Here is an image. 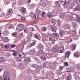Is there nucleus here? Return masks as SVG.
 <instances>
[{"instance_id":"obj_51","label":"nucleus","mask_w":80,"mask_h":80,"mask_svg":"<svg viewBox=\"0 0 80 80\" xmlns=\"http://www.w3.org/2000/svg\"><path fill=\"white\" fill-rule=\"evenodd\" d=\"M13 12L12 9H9V10H8V12L9 13H12Z\"/></svg>"},{"instance_id":"obj_60","label":"nucleus","mask_w":80,"mask_h":80,"mask_svg":"<svg viewBox=\"0 0 80 80\" xmlns=\"http://www.w3.org/2000/svg\"><path fill=\"white\" fill-rule=\"evenodd\" d=\"M32 46H33L32 45V44H30L29 45V47L30 48L32 47Z\"/></svg>"},{"instance_id":"obj_31","label":"nucleus","mask_w":80,"mask_h":80,"mask_svg":"<svg viewBox=\"0 0 80 80\" xmlns=\"http://www.w3.org/2000/svg\"><path fill=\"white\" fill-rule=\"evenodd\" d=\"M42 32H45L47 30V28L46 27L42 28Z\"/></svg>"},{"instance_id":"obj_33","label":"nucleus","mask_w":80,"mask_h":80,"mask_svg":"<svg viewBox=\"0 0 80 80\" xmlns=\"http://www.w3.org/2000/svg\"><path fill=\"white\" fill-rule=\"evenodd\" d=\"M71 27V26L70 24H68L66 26V28L67 29H70V27Z\"/></svg>"},{"instance_id":"obj_14","label":"nucleus","mask_w":80,"mask_h":80,"mask_svg":"<svg viewBox=\"0 0 80 80\" xmlns=\"http://www.w3.org/2000/svg\"><path fill=\"white\" fill-rule=\"evenodd\" d=\"M30 53L31 54V55H33L36 53V52L35 51V49H33L32 50H31L30 51Z\"/></svg>"},{"instance_id":"obj_10","label":"nucleus","mask_w":80,"mask_h":80,"mask_svg":"<svg viewBox=\"0 0 80 80\" xmlns=\"http://www.w3.org/2000/svg\"><path fill=\"white\" fill-rule=\"evenodd\" d=\"M40 4L41 6H43L44 7H45L46 5V3L44 1H40Z\"/></svg>"},{"instance_id":"obj_26","label":"nucleus","mask_w":80,"mask_h":80,"mask_svg":"<svg viewBox=\"0 0 80 80\" xmlns=\"http://www.w3.org/2000/svg\"><path fill=\"white\" fill-rule=\"evenodd\" d=\"M41 58L42 59V60H45L47 58H46L45 56H42L41 57Z\"/></svg>"},{"instance_id":"obj_22","label":"nucleus","mask_w":80,"mask_h":80,"mask_svg":"<svg viewBox=\"0 0 80 80\" xmlns=\"http://www.w3.org/2000/svg\"><path fill=\"white\" fill-rule=\"evenodd\" d=\"M64 33L65 32L63 31H61L59 32V34L61 36H63Z\"/></svg>"},{"instance_id":"obj_40","label":"nucleus","mask_w":80,"mask_h":80,"mask_svg":"<svg viewBox=\"0 0 80 80\" xmlns=\"http://www.w3.org/2000/svg\"><path fill=\"white\" fill-rule=\"evenodd\" d=\"M56 5L57 7H59L60 6V4L58 3V2L57 1L56 3Z\"/></svg>"},{"instance_id":"obj_17","label":"nucleus","mask_w":80,"mask_h":80,"mask_svg":"<svg viewBox=\"0 0 80 80\" xmlns=\"http://www.w3.org/2000/svg\"><path fill=\"white\" fill-rule=\"evenodd\" d=\"M45 3L46 5L45 6H46V7H47V8H48L49 7H50V3L49 2H45Z\"/></svg>"},{"instance_id":"obj_25","label":"nucleus","mask_w":80,"mask_h":80,"mask_svg":"<svg viewBox=\"0 0 80 80\" xmlns=\"http://www.w3.org/2000/svg\"><path fill=\"white\" fill-rule=\"evenodd\" d=\"M8 29H10V28H13V25L11 24H10L8 27Z\"/></svg>"},{"instance_id":"obj_52","label":"nucleus","mask_w":80,"mask_h":80,"mask_svg":"<svg viewBox=\"0 0 80 80\" xmlns=\"http://www.w3.org/2000/svg\"><path fill=\"white\" fill-rule=\"evenodd\" d=\"M5 47H6V48H9V45L8 44H6L5 45Z\"/></svg>"},{"instance_id":"obj_41","label":"nucleus","mask_w":80,"mask_h":80,"mask_svg":"<svg viewBox=\"0 0 80 80\" xmlns=\"http://www.w3.org/2000/svg\"><path fill=\"white\" fill-rule=\"evenodd\" d=\"M16 60H17V61H18V62H21V60H20V57H18L16 58Z\"/></svg>"},{"instance_id":"obj_49","label":"nucleus","mask_w":80,"mask_h":80,"mask_svg":"<svg viewBox=\"0 0 80 80\" xmlns=\"http://www.w3.org/2000/svg\"><path fill=\"white\" fill-rule=\"evenodd\" d=\"M63 68V67L60 66L59 68V70H62Z\"/></svg>"},{"instance_id":"obj_46","label":"nucleus","mask_w":80,"mask_h":80,"mask_svg":"<svg viewBox=\"0 0 80 80\" xmlns=\"http://www.w3.org/2000/svg\"><path fill=\"white\" fill-rule=\"evenodd\" d=\"M64 65L65 66H68V62H66L64 63Z\"/></svg>"},{"instance_id":"obj_24","label":"nucleus","mask_w":80,"mask_h":80,"mask_svg":"<svg viewBox=\"0 0 80 80\" xmlns=\"http://www.w3.org/2000/svg\"><path fill=\"white\" fill-rule=\"evenodd\" d=\"M32 67L33 68H37V64L35 63H34L32 64Z\"/></svg>"},{"instance_id":"obj_4","label":"nucleus","mask_w":80,"mask_h":80,"mask_svg":"<svg viewBox=\"0 0 80 80\" xmlns=\"http://www.w3.org/2000/svg\"><path fill=\"white\" fill-rule=\"evenodd\" d=\"M23 27H24V25L21 24L18 25L17 26V30H18V31H22L23 30Z\"/></svg>"},{"instance_id":"obj_20","label":"nucleus","mask_w":80,"mask_h":80,"mask_svg":"<svg viewBox=\"0 0 80 80\" xmlns=\"http://www.w3.org/2000/svg\"><path fill=\"white\" fill-rule=\"evenodd\" d=\"M48 17L49 18H51L52 17V14L50 12H48Z\"/></svg>"},{"instance_id":"obj_34","label":"nucleus","mask_w":80,"mask_h":80,"mask_svg":"<svg viewBox=\"0 0 80 80\" xmlns=\"http://www.w3.org/2000/svg\"><path fill=\"white\" fill-rule=\"evenodd\" d=\"M12 35L13 37H16L17 35V32H14V33H12Z\"/></svg>"},{"instance_id":"obj_64","label":"nucleus","mask_w":80,"mask_h":80,"mask_svg":"<svg viewBox=\"0 0 80 80\" xmlns=\"http://www.w3.org/2000/svg\"><path fill=\"white\" fill-rule=\"evenodd\" d=\"M24 80H28L27 79H25Z\"/></svg>"},{"instance_id":"obj_28","label":"nucleus","mask_w":80,"mask_h":80,"mask_svg":"<svg viewBox=\"0 0 80 80\" xmlns=\"http://www.w3.org/2000/svg\"><path fill=\"white\" fill-rule=\"evenodd\" d=\"M67 42L68 43H70V42H72V39L71 38H69L67 40Z\"/></svg>"},{"instance_id":"obj_45","label":"nucleus","mask_w":80,"mask_h":80,"mask_svg":"<svg viewBox=\"0 0 80 80\" xmlns=\"http://www.w3.org/2000/svg\"><path fill=\"white\" fill-rule=\"evenodd\" d=\"M77 68L78 70H80V64H79L77 66Z\"/></svg>"},{"instance_id":"obj_38","label":"nucleus","mask_w":80,"mask_h":80,"mask_svg":"<svg viewBox=\"0 0 80 80\" xmlns=\"http://www.w3.org/2000/svg\"><path fill=\"white\" fill-rule=\"evenodd\" d=\"M4 16H5V14L3 12H2L1 13V15L0 17H3Z\"/></svg>"},{"instance_id":"obj_13","label":"nucleus","mask_w":80,"mask_h":80,"mask_svg":"<svg viewBox=\"0 0 80 80\" xmlns=\"http://www.w3.org/2000/svg\"><path fill=\"white\" fill-rule=\"evenodd\" d=\"M26 8H22L21 9L20 11L22 13H26Z\"/></svg>"},{"instance_id":"obj_32","label":"nucleus","mask_w":80,"mask_h":80,"mask_svg":"<svg viewBox=\"0 0 80 80\" xmlns=\"http://www.w3.org/2000/svg\"><path fill=\"white\" fill-rule=\"evenodd\" d=\"M38 49H39L41 51H43V47H39L38 48Z\"/></svg>"},{"instance_id":"obj_48","label":"nucleus","mask_w":80,"mask_h":80,"mask_svg":"<svg viewBox=\"0 0 80 80\" xmlns=\"http://www.w3.org/2000/svg\"><path fill=\"white\" fill-rule=\"evenodd\" d=\"M21 20H25V18L23 17H21Z\"/></svg>"},{"instance_id":"obj_58","label":"nucleus","mask_w":80,"mask_h":80,"mask_svg":"<svg viewBox=\"0 0 80 80\" xmlns=\"http://www.w3.org/2000/svg\"><path fill=\"white\" fill-rule=\"evenodd\" d=\"M38 21H36L33 22V23H35V24H36V23H37L38 22Z\"/></svg>"},{"instance_id":"obj_21","label":"nucleus","mask_w":80,"mask_h":80,"mask_svg":"<svg viewBox=\"0 0 80 80\" xmlns=\"http://www.w3.org/2000/svg\"><path fill=\"white\" fill-rule=\"evenodd\" d=\"M25 61L26 62H30V58L28 57H26L24 59Z\"/></svg>"},{"instance_id":"obj_44","label":"nucleus","mask_w":80,"mask_h":80,"mask_svg":"<svg viewBox=\"0 0 80 80\" xmlns=\"http://www.w3.org/2000/svg\"><path fill=\"white\" fill-rule=\"evenodd\" d=\"M67 79L68 80H72V76H69L67 77Z\"/></svg>"},{"instance_id":"obj_56","label":"nucleus","mask_w":80,"mask_h":80,"mask_svg":"<svg viewBox=\"0 0 80 80\" xmlns=\"http://www.w3.org/2000/svg\"><path fill=\"white\" fill-rule=\"evenodd\" d=\"M31 44L32 46H34V45H35V42H33Z\"/></svg>"},{"instance_id":"obj_7","label":"nucleus","mask_w":80,"mask_h":80,"mask_svg":"<svg viewBox=\"0 0 80 80\" xmlns=\"http://www.w3.org/2000/svg\"><path fill=\"white\" fill-rule=\"evenodd\" d=\"M19 55L21 58H25V55L23 54V53L22 52H21L19 53Z\"/></svg>"},{"instance_id":"obj_39","label":"nucleus","mask_w":80,"mask_h":80,"mask_svg":"<svg viewBox=\"0 0 80 80\" xmlns=\"http://www.w3.org/2000/svg\"><path fill=\"white\" fill-rule=\"evenodd\" d=\"M76 20H77L78 22H80V18L79 17H77L76 18Z\"/></svg>"},{"instance_id":"obj_59","label":"nucleus","mask_w":80,"mask_h":80,"mask_svg":"<svg viewBox=\"0 0 80 80\" xmlns=\"http://www.w3.org/2000/svg\"><path fill=\"white\" fill-rule=\"evenodd\" d=\"M10 17V15L8 14V15L6 16V18H8L9 17Z\"/></svg>"},{"instance_id":"obj_2","label":"nucleus","mask_w":80,"mask_h":80,"mask_svg":"<svg viewBox=\"0 0 80 80\" xmlns=\"http://www.w3.org/2000/svg\"><path fill=\"white\" fill-rule=\"evenodd\" d=\"M45 38L46 40H48L49 41V43H50V44H52L55 43V38H53L52 36L50 35L47 36Z\"/></svg>"},{"instance_id":"obj_9","label":"nucleus","mask_w":80,"mask_h":80,"mask_svg":"<svg viewBox=\"0 0 80 80\" xmlns=\"http://www.w3.org/2000/svg\"><path fill=\"white\" fill-rule=\"evenodd\" d=\"M67 20H73V17L70 15H68V18H66Z\"/></svg>"},{"instance_id":"obj_55","label":"nucleus","mask_w":80,"mask_h":80,"mask_svg":"<svg viewBox=\"0 0 80 80\" xmlns=\"http://www.w3.org/2000/svg\"><path fill=\"white\" fill-rule=\"evenodd\" d=\"M66 8H68L69 9H72V8L71 6H68V7Z\"/></svg>"},{"instance_id":"obj_61","label":"nucleus","mask_w":80,"mask_h":80,"mask_svg":"<svg viewBox=\"0 0 80 80\" xmlns=\"http://www.w3.org/2000/svg\"><path fill=\"white\" fill-rule=\"evenodd\" d=\"M42 52V51H41L40 50V51H39V52H38V53H41Z\"/></svg>"},{"instance_id":"obj_37","label":"nucleus","mask_w":80,"mask_h":80,"mask_svg":"<svg viewBox=\"0 0 80 80\" xmlns=\"http://www.w3.org/2000/svg\"><path fill=\"white\" fill-rule=\"evenodd\" d=\"M4 60V58L3 57H0V62H3Z\"/></svg>"},{"instance_id":"obj_15","label":"nucleus","mask_w":80,"mask_h":80,"mask_svg":"<svg viewBox=\"0 0 80 80\" xmlns=\"http://www.w3.org/2000/svg\"><path fill=\"white\" fill-rule=\"evenodd\" d=\"M52 37H53L58 38V37H59L58 34L57 33H54L52 34Z\"/></svg>"},{"instance_id":"obj_47","label":"nucleus","mask_w":80,"mask_h":80,"mask_svg":"<svg viewBox=\"0 0 80 80\" xmlns=\"http://www.w3.org/2000/svg\"><path fill=\"white\" fill-rule=\"evenodd\" d=\"M12 55H14V56H17V52H14Z\"/></svg>"},{"instance_id":"obj_5","label":"nucleus","mask_w":80,"mask_h":80,"mask_svg":"<svg viewBox=\"0 0 80 80\" xmlns=\"http://www.w3.org/2000/svg\"><path fill=\"white\" fill-rule=\"evenodd\" d=\"M78 26V25H77V23L76 22H73L72 24V27L74 30H77Z\"/></svg>"},{"instance_id":"obj_27","label":"nucleus","mask_w":80,"mask_h":80,"mask_svg":"<svg viewBox=\"0 0 80 80\" xmlns=\"http://www.w3.org/2000/svg\"><path fill=\"white\" fill-rule=\"evenodd\" d=\"M38 17V15L36 14L34 16H33L32 18L33 19H37V18Z\"/></svg>"},{"instance_id":"obj_53","label":"nucleus","mask_w":80,"mask_h":80,"mask_svg":"<svg viewBox=\"0 0 80 80\" xmlns=\"http://www.w3.org/2000/svg\"><path fill=\"white\" fill-rule=\"evenodd\" d=\"M46 65H47V64H46V63H44L42 64V66H43V67H46Z\"/></svg>"},{"instance_id":"obj_62","label":"nucleus","mask_w":80,"mask_h":80,"mask_svg":"<svg viewBox=\"0 0 80 80\" xmlns=\"http://www.w3.org/2000/svg\"><path fill=\"white\" fill-rule=\"evenodd\" d=\"M24 32H25V33H26V32H27V29H25L24 31Z\"/></svg>"},{"instance_id":"obj_23","label":"nucleus","mask_w":80,"mask_h":80,"mask_svg":"<svg viewBox=\"0 0 80 80\" xmlns=\"http://www.w3.org/2000/svg\"><path fill=\"white\" fill-rule=\"evenodd\" d=\"M27 34L30 37H33V34L31 32H27Z\"/></svg>"},{"instance_id":"obj_35","label":"nucleus","mask_w":80,"mask_h":80,"mask_svg":"<svg viewBox=\"0 0 80 80\" xmlns=\"http://www.w3.org/2000/svg\"><path fill=\"white\" fill-rule=\"evenodd\" d=\"M35 36L36 37L35 38L37 39H38L39 40H40L41 38L40 37H38V36L35 35Z\"/></svg>"},{"instance_id":"obj_3","label":"nucleus","mask_w":80,"mask_h":80,"mask_svg":"<svg viewBox=\"0 0 80 80\" xmlns=\"http://www.w3.org/2000/svg\"><path fill=\"white\" fill-rule=\"evenodd\" d=\"M71 3V0H62V5H64V7L67 8L68 5Z\"/></svg>"},{"instance_id":"obj_19","label":"nucleus","mask_w":80,"mask_h":80,"mask_svg":"<svg viewBox=\"0 0 80 80\" xmlns=\"http://www.w3.org/2000/svg\"><path fill=\"white\" fill-rule=\"evenodd\" d=\"M65 13H62L60 14V18H65Z\"/></svg>"},{"instance_id":"obj_42","label":"nucleus","mask_w":80,"mask_h":80,"mask_svg":"<svg viewBox=\"0 0 80 80\" xmlns=\"http://www.w3.org/2000/svg\"><path fill=\"white\" fill-rule=\"evenodd\" d=\"M76 2L78 5H79L80 4V0H77Z\"/></svg>"},{"instance_id":"obj_16","label":"nucleus","mask_w":80,"mask_h":80,"mask_svg":"<svg viewBox=\"0 0 80 80\" xmlns=\"http://www.w3.org/2000/svg\"><path fill=\"white\" fill-rule=\"evenodd\" d=\"M74 11H80V6H77L74 9Z\"/></svg>"},{"instance_id":"obj_36","label":"nucleus","mask_w":80,"mask_h":80,"mask_svg":"<svg viewBox=\"0 0 80 80\" xmlns=\"http://www.w3.org/2000/svg\"><path fill=\"white\" fill-rule=\"evenodd\" d=\"M36 70L37 71V72H40V68L39 67H37V68H36Z\"/></svg>"},{"instance_id":"obj_54","label":"nucleus","mask_w":80,"mask_h":80,"mask_svg":"<svg viewBox=\"0 0 80 80\" xmlns=\"http://www.w3.org/2000/svg\"><path fill=\"white\" fill-rule=\"evenodd\" d=\"M67 70L68 72H70V68H68Z\"/></svg>"},{"instance_id":"obj_63","label":"nucleus","mask_w":80,"mask_h":80,"mask_svg":"<svg viewBox=\"0 0 80 80\" xmlns=\"http://www.w3.org/2000/svg\"><path fill=\"white\" fill-rule=\"evenodd\" d=\"M36 55H39V53L38 52H37V53H36Z\"/></svg>"},{"instance_id":"obj_8","label":"nucleus","mask_w":80,"mask_h":80,"mask_svg":"<svg viewBox=\"0 0 80 80\" xmlns=\"http://www.w3.org/2000/svg\"><path fill=\"white\" fill-rule=\"evenodd\" d=\"M57 27L55 26L52 27L51 28V30H52L53 32H56L57 31Z\"/></svg>"},{"instance_id":"obj_18","label":"nucleus","mask_w":80,"mask_h":80,"mask_svg":"<svg viewBox=\"0 0 80 80\" xmlns=\"http://www.w3.org/2000/svg\"><path fill=\"white\" fill-rule=\"evenodd\" d=\"M47 16V15L46 14V13L44 11H43L42 12V15H41V17H45Z\"/></svg>"},{"instance_id":"obj_43","label":"nucleus","mask_w":80,"mask_h":80,"mask_svg":"<svg viewBox=\"0 0 80 80\" xmlns=\"http://www.w3.org/2000/svg\"><path fill=\"white\" fill-rule=\"evenodd\" d=\"M77 31H75V30H73V31H72V33L73 34H77Z\"/></svg>"},{"instance_id":"obj_57","label":"nucleus","mask_w":80,"mask_h":80,"mask_svg":"<svg viewBox=\"0 0 80 80\" xmlns=\"http://www.w3.org/2000/svg\"><path fill=\"white\" fill-rule=\"evenodd\" d=\"M70 6H71V7H72L73 8V6H74V3H72L71 4Z\"/></svg>"},{"instance_id":"obj_30","label":"nucleus","mask_w":80,"mask_h":80,"mask_svg":"<svg viewBox=\"0 0 80 80\" xmlns=\"http://www.w3.org/2000/svg\"><path fill=\"white\" fill-rule=\"evenodd\" d=\"M71 49H72V51L75 50V45H73L71 47Z\"/></svg>"},{"instance_id":"obj_12","label":"nucleus","mask_w":80,"mask_h":80,"mask_svg":"<svg viewBox=\"0 0 80 80\" xmlns=\"http://www.w3.org/2000/svg\"><path fill=\"white\" fill-rule=\"evenodd\" d=\"M70 51H68L65 53V57H67V58H68L70 56Z\"/></svg>"},{"instance_id":"obj_11","label":"nucleus","mask_w":80,"mask_h":80,"mask_svg":"<svg viewBox=\"0 0 80 80\" xmlns=\"http://www.w3.org/2000/svg\"><path fill=\"white\" fill-rule=\"evenodd\" d=\"M74 57H80V52H78L74 53Z\"/></svg>"},{"instance_id":"obj_1","label":"nucleus","mask_w":80,"mask_h":80,"mask_svg":"<svg viewBox=\"0 0 80 80\" xmlns=\"http://www.w3.org/2000/svg\"><path fill=\"white\" fill-rule=\"evenodd\" d=\"M59 49L58 48L54 47L53 48L52 50H49L48 51V55L49 56H50L51 57H53V53H57L58 52Z\"/></svg>"},{"instance_id":"obj_29","label":"nucleus","mask_w":80,"mask_h":80,"mask_svg":"<svg viewBox=\"0 0 80 80\" xmlns=\"http://www.w3.org/2000/svg\"><path fill=\"white\" fill-rule=\"evenodd\" d=\"M52 22L53 25H55V24H56V23H57V21L55 19H53Z\"/></svg>"},{"instance_id":"obj_6","label":"nucleus","mask_w":80,"mask_h":80,"mask_svg":"<svg viewBox=\"0 0 80 80\" xmlns=\"http://www.w3.org/2000/svg\"><path fill=\"white\" fill-rule=\"evenodd\" d=\"M59 53H62L64 52V47H61L59 49Z\"/></svg>"},{"instance_id":"obj_50","label":"nucleus","mask_w":80,"mask_h":80,"mask_svg":"<svg viewBox=\"0 0 80 80\" xmlns=\"http://www.w3.org/2000/svg\"><path fill=\"white\" fill-rule=\"evenodd\" d=\"M16 47V45H11V48H14V47Z\"/></svg>"}]
</instances>
